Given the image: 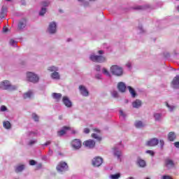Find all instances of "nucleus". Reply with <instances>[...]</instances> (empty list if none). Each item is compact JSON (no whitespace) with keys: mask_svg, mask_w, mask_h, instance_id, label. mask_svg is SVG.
<instances>
[{"mask_svg":"<svg viewBox=\"0 0 179 179\" xmlns=\"http://www.w3.org/2000/svg\"><path fill=\"white\" fill-rule=\"evenodd\" d=\"M0 89L2 90H16L17 89V87L15 85H11L10 83L5 80L3 82L0 83Z\"/></svg>","mask_w":179,"mask_h":179,"instance_id":"f257e3e1","label":"nucleus"},{"mask_svg":"<svg viewBox=\"0 0 179 179\" xmlns=\"http://www.w3.org/2000/svg\"><path fill=\"white\" fill-rule=\"evenodd\" d=\"M110 71L113 75L115 76H121L122 75V68L117 65H113L110 67Z\"/></svg>","mask_w":179,"mask_h":179,"instance_id":"f03ea898","label":"nucleus"},{"mask_svg":"<svg viewBox=\"0 0 179 179\" xmlns=\"http://www.w3.org/2000/svg\"><path fill=\"white\" fill-rule=\"evenodd\" d=\"M27 79L29 80V82H31L32 83H37L40 78H38V76L36 75V73L33 72H27Z\"/></svg>","mask_w":179,"mask_h":179,"instance_id":"7ed1b4c3","label":"nucleus"},{"mask_svg":"<svg viewBox=\"0 0 179 179\" xmlns=\"http://www.w3.org/2000/svg\"><path fill=\"white\" fill-rule=\"evenodd\" d=\"M90 59L93 62H99L100 64H101V62H106V57L102 55H91Z\"/></svg>","mask_w":179,"mask_h":179,"instance_id":"20e7f679","label":"nucleus"},{"mask_svg":"<svg viewBox=\"0 0 179 179\" xmlns=\"http://www.w3.org/2000/svg\"><path fill=\"white\" fill-rule=\"evenodd\" d=\"M164 166L168 170H172L176 169V163L170 158H166L164 161Z\"/></svg>","mask_w":179,"mask_h":179,"instance_id":"39448f33","label":"nucleus"},{"mask_svg":"<svg viewBox=\"0 0 179 179\" xmlns=\"http://www.w3.org/2000/svg\"><path fill=\"white\" fill-rule=\"evenodd\" d=\"M56 169L57 171H66V170H68V164L62 161L57 164Z\"/></svg>","mask_w":179,"mask_h":179,"instance_id":"423d86ee","label":"nucleus"},{"mask_svg":"<svg viewBox=\"0 0 179 179\" xmlns=\"http://www.w3.org/2000/svg\"><path fill=\"white\" fill-rule=\"evenodd\" d=\"M71 146L73 148V149L78 150L82 148V141H80L79 139H74L71 142Z\"/></svg>","mask_w":179,"mask_h":179,"instance_id":"0eeeda50","label":"nucleus"},{"mask_svg":"<svg viewBox=\"0 0 179 179\" xmlns=\"http://www.w3.org/2000/svg\"><path fill=\"white\" fill-rule=\"evenodd\" d=\"M92 164L95 167H99V166H101L103 164V158L100 157H96L92 160Z\"/></svg>","mask_w":179,"mask_h":179,"instance_id":"6e6552de","label":"nucleus"},{"mask_svg":"<svg viewBox=\"0 0 179 179\" xmlns=\"http://www.w3.org/2000/svg\"><path fill=\"white\" fill-rule=\"evenodd\" d=\"M48 31L50 34H54L57 32V24L54 22L50 23L48 27Z\"/></svg>","mask_w":179,"mask_h":179,"instance_id":"1a4fd4ad","label":"nucleus"},{"mask_svg":"<svg viewBox=\"0 0 179 179\" xmlns=\"http://www.w3.org/2000/svg\"><path fill=\"white\" fill-rule=\"evenodd\" d=\"M62 102L63 104L67 107V108H71V107H72V101L68 96H63Z\"/></svg>","mask_w":179,"mask_h":179,"instance_id":"9d476101","label":"nucleus"},{"mask_svg":"<svg viewBox=\"0 0 179 179\" xmlns=\"http://www.w3.org/2000/svg\"><path fill=\"white\" fill-rule=\"evenodd\" d=\"M84 146L86 148H90V149H93L96 146V142L93 140H87L83 143Z\"/></svg>","mask_w":179,"mask_h":179,"instance_id":"9b49d317","label":"nucleus"},{"mask_svg":"<svg viewBox=\"0 0 179 179\" xmlns=\"http://www.w3.org/2000/svg\"><path fill=\"white\" fill-rule=\"evenodd\" d=\"M79 90L82 96H84L85 97H87V96H89V91H87V89H86V87L83 85H80Z\"/></svg>","mask_w":179,"mask_h":179,"instance_id":"f8f14e48","label":"nucleus"},{"mask_svg":"<svg viewBox=\"0 0 179 179\" xmlns=\"http://www.w3.org/2000/svg\"><path fill=\"white\" fill-rule=\"evenodd\" d=\"M117 89L119 92H121V93H125V91L127 90V85L123 82H120L117 84Z\"/></svg>","mask_w":179,"mask_h":179,"instance_id":"ddd939ff","label":"nucleus"},{"mask_svg":"<svg viewBox=\"0 0 179 179\" xmlns=\"http://www.w3.org/2000/svg\"><path fill=\"white\" fill-rule=\"evenodd\" d=\"M172 87L179 89V75H177L172 81Z\"/></svg>","mask_w":179,"mask_h":179,"instance_id":"4468645a","label":"nucleus"},{"mask_svg":"<svg viewBox=\"0 0 179 179\" xmlns=\"http://www.w3.org/2000/svg\"><path fill=\"white\" fill-rule=\"evenodd\" d=\"M176 138H177V135H176V132L174 131H171L168 134V140L170 142H174L176 141Z\"/></svg>","mask_w":179,"mask_h":179,"instance_id":"2eb2a0df","label":"nucleus"},{"mask_svg":"<svg viewBox=\"0 0 179 179\" xmlns=\"http://www.w3.org/2000/svg\"><path fill=\"white\" fill-rule=\"evenodd\" d=\"M145 145L146 146H156V145H157V139L152 138L150 141H147Z\"/></svg>","mask_w":179,"mask_h":179,"instance_id":"dca6fc26","label":"nucleus"},{"mask_svg":"<svg viewBox=\"0 0 179 179\" xmlns=\"http://www.w3.org/2000/svg\"><path fill=\"white\" fill-rule=\"evenodd\" d=\"M68 129H69V127H64L63 129L57 132V136H63V135L66 134V131H68Z\"/></svg>","mask_w":179,"mask_h":179,"instance_id":"f3484780","label":"nucleus"},{"mask_svg":"<svg viewBox=\"0 0 179 179\" xmlns=\"http://www.w3.org/2000/svg\"><path fill=\"white\" fill-rule=\"evenodd\" d=\"M132 106H133L134 108H139V107H141V106H142V101H141L139 99H136V101H134L132 103Z\"/></svg>","mask_w":179,"mask_h":179,"instance_id":"a211bd4d","label":"nucleus"},{"mask_svg":"<svg viewBox=\"0 0 179 179\" xmlns=\"http://www.w3.org/2000/svg\"><path fill=\"white\" fill-rule=\"evenodd\" d=\"M164 115H166V110H162L161 113H158L157 114L158 122L163 120V119L164 118Z\"/></svg>","mask_w":179,"mask_h":179,"instance_id":"6ab92c4d","label":"nucleus"},{"mask_svg":"<svg viewBox=\"0 0 179 179\" xmlns=\"http://www.w3.org/2000/svg\"><path fill=\"white\" fill-rule=\"evenodd\" d=\"M52 96L55 100H56V101H59V100H61V98L62 97V94L60 93L53 92L52 94Z\"/></svg>","mask_w":179,"mask_h":179,"instance_id":"aec40b11","label":"nucleus"},{"mask_svg":"<svg viewBox=\"0 0 179 179\" xmlns=\"http://www.w3.org/2000/svg\"><path fill=\"white\" fill-rule=\"evenodd\" d=\"M113 155L115 156L117 159H120L122 152L121 151L118 150V149L114 148H113Z\"/></svg>","mask_w":179,"mask_h":179,"instance_id":"412c9836","label":"nucleus"},{"mask_svg":"<svg viewBox=\"0 0 179 179\" xmlns=\"http://www.w3.org/2000/svg\"><path fill=\"white\" fill-rule=\"evenodd\" d=\"M33 96V92L31 90L28 91L27 92H25L23 95V98L24 99H31V96Z\"/></svg>","mask_w":179,"mask_h":179,"instance_id":"4be33fe9","label":"nucleus"},{"mask_svg":"<svg viewBox=\"0 0 179 179\" xmlns=\"http://www.w3.org/2000/svg\"><path fill=\"white\" fill-rule=\"evenodd\" d=\"M24 27H26V20H22L19 22L18 29L22 30V29H24Z\"/></svg>","mask_w":179,"mask_h":179,"instance_id":"5701e85b","label":"nucleus"},{"mask_svg":"<svg viewBox=\"0 0 179 179\" xmlns=\"http://www.w3.org/2000/svg\"><path fill=\"white\" fill-rule=\"evenodd\" d=\"M129 89V93L131 94V97H136V92H135V90L134 88H132V87L129 86L127 87Z\"/></svg>","mask_w":179,"mask_h":179,"instance_id":"b1692460","label":"nucleus"},{"mask_svg":"<svg viewBox=\"0 0 179 179\" xmlns=\"http://www.w3.org/2000/svg\"><path fill=\"white\" fill-rule=\"evenodd\" d=\"M134 125L136 128H143V127H145V124H143L142 121H139V120L136 121Z\"/></svg>","mask_w":179,"mask_h":179,"instance_id":"393cba45","label":"nucleus"},{"mask_svg":"<svg viewBox=\"0 0 179 179\" xmlns=\"http://www.w3.org/2000/svg\"><path fill=\"white\" fill-rule=\"evenodd\" d=\"M24 170V165H19L15 168V173H20Z\"/></svg>","mask_w":179,"mask_h":179,"instance_id":"a878e982","label":"nucleus"},{"mask_svg":"<svg viewBox=\"0 0 179 179\" xmlns=\"http://www.w3.org/2000/svg\"><path fill=\"white\" fill-rule=\"evenodd\" d=\"M3 125L6 128V129H10V128L12 127V125L10 124V122L9 121L3 122Z\"/></svg>","mask_w":179,"mask_h":179,"instance_id":"bb28decb","label":"nucleus"},{"mask_svg":"<svg viewBox=\"0 0 179 179\" xmlns=\"http://www.w3.org/2000/svg\"><path fill=\"white\" fill-rule=\"evenodd\" d=\"M166 107L169 108V111H170V113H173V111H174V110L176 109V106H171L167 102H166Z\"/></svg>","mask_w":179,"mask_h":179,"instance_id":"cd10ccee","label":"nucleus"},{"mask_svg":"<svg viewBox=\"0 0 179 179\" xmlns=\"http://www.w3.org/2000/svg\"><path fill=\"white\" fill-rule=\"evenodd\" d=\"M138 164L140 167H145V166H146V162L143 159H139L138 161Z\"/></svg>","mask_w":179,"mask_h":179,"instance_id":"c85d7f7f","label":"nucleus"},{"mask_svg":"<svg viewBox=\"0 0 179 179\" xmlns=\"http://www.w3.org/2000/svg\"><path fill=\"white\" fill-rule=\"evenodd\" d=\"M102 73H103V75H106V76H108L109 78H110V76H111L110 71H108V70H107V69H106V68H103L102 69Z\"/></svg>","mask_w":179,"mask_h":179,"instance_id":"c756f323","label":"nucleus"},{"mask_svg":"<svg viewBox=\"0 0 179 179\" xmlns=\"http://www.w3.org/2000/svg\"><path fill=\"white\" fill-rule=\"evenodd\" d=\"M51 77L52 79H59V73L57 71H55L52 73Z\"/></svg>","mask_w":179,"mask_h":179,"instance_id":"7c9ffc66","label":"nucleus"},{"mask_svg":"<svg viewBox=\"0 0 179 179\" xmlns=\"http://www.w3.org/2000/svg\"><path fill=\"white\" fill-rule=\"evenodd\" d=\"M157 144L159 145L160 150H163V148L164 147V141L160 140L159 141V140H157Z\"/></svg>","mask_w":179,"mask_h":179,"instance_id":"2f4dec72","label":"nucleus"},{"mask_svg":"<svg viewBox=\"0 0 179 179\" xmlns=\"http://www.w3.org/2000/svg\"><path fill=\"white\" fill-rule=\"evenodd\" d=\"M92 138H93L94 139H96V141H98L99 142H101V137L99 136L96 134H92Z\"/></svg>","mask_w":179,"mask_h":179,"instance_id":"473e14b6","label":"nucleus"},{"mask_svg":"<svg viewBox=\"0 0 179 179\" xmlns=\"http://www.w3.org/2000/svg\"><path fill=\"white\" fill-rule=\"evenodd\" d=\"M32 118L36 122H38V120L40 119L38 115H37V114H36V113H32Z\"/></svg>","mask_w":179,"mask_h":179,"instance_id":"72a5a7b5","label":"nucleus"},{"mask_svg":"<svg viewBox=\"0 0 179 179\" xmlns=\"http://www.w3.org/2000/svg\"><path fill=\"white\" fill-rule=\"evenodd\" d=\"M120 177H121L120 173H116V174H114V175H110V178L111 179H118V178H120Z\"/></svg>","mask_w":179,"mask_h":179,"instance_id":"f704fd0d","label":"nucleus"},{"mask_svg":"<svg viewBox=\"0 0 179 179\" xmlns=\"http://www.w3.org/2000/svg\"><path fill=\"white\" fill-rule=\"evenodd\" d=\"M48 71L50 72H57V71H58V68L55 66H50L49 67Z\"/></svg>","mask_w":179,"mask_h":179,"instance_id":"c9c22d12","label":"nucleus"},{"mask_svg":"<svg viewBox=\"0 0 179 179\" xmlns=\"http://www.w3.org/2000/svg\"><path fill=\"white\" fill-rule=\"evenodd\" d=\"M46 12H47V10L45 8H42L41 12L39 13L40 16H44Z\"/></svg>","mask_w":179,"mask_h":179,"instance_id":"e433bc0d","label":"nucleus"},{"mask_svg":"<svg viewBox=\"0 0 179 179\" xmlns=\"http://www.w3.org/2000/svg\"><path fill=\"white\" fill-rule=\"evenodd\" d=\"M164 58H165V59H169V58H170V53L168 52H164Z\"/></svg>","mask_w":179,"mask_h":179,"instance_id":"4c0bfd02","label":"nucleus"},{"mask_svg":"<svg viewBox=\"0 0 179 179\" xmlns=\"http://www.w3.org/2000/svg\"><path fill=\"white\" fill-rule=\"evenodd\" d=\"M162 179H173V177L169 175H164L162 176Z\"/></svg>","mask_w":179,"mask_h":179,"instance_id":"58836bf2","label":"nucleus"},{"mask_svg":"<svg viewBox=\"0 0 179 179\" xmlns=\"http://www.w3.org/2000/svg\"><path fill=\"white\" fill-rule=\"evenodd\" d=\"M95 70L96 72H100V71H101V66H100V65L95 66Z\"/></svg>","mask_w":179,"mask_h":179,"instance_id":"ea45409f","label":"nucleus"},{"mask_svg":"<svg viewBox=\"0 0 179 179\" xmlns=\"http://www.w3.org/2000/svg\"><path fill=\"white\" fill-rule=\"evenodd\" d=\"M10 45H16V41H15L13 39H10Z\"/></svg>","mask_w":179,"mask_h":179,"instance_id":"a19ab883","label":"nucleus"},{"mask_svg":"<svg viewBox=\"0 0 179 179\" xmlns=\"http://www.w3.org/2000/svg\"><path fill=\"white\" fill-rule=\"evenodd\" d=\"M146 153H148V155H150V156H154L155 155V152L152 150H147Z\"/></svg>","mask_w":179,"mask_h":179,"instance_id":"79ce46f5","label":"nucleus"},{"mask_svg":"<svg viewBox=\"0 0 179 179\" xmlns=\"http://www.w3.org/2000/svg\"><path fill=\"white\" fill-rule=\"evenodd\" d=\"M30 166H36V162L33 159L29 161Z\"/></svg>","mask_w":179,"mask_h":179,"instance_id":"37998d69","label":"nucleus"},{"mask_svg":"<svg viewBox=\"0 0 179 179\" xmlns=\"http://www.w3.org/2000/svg\"><path fill=\"white\" fill-rule=\"evenodd\" d=\"M112 94L113 97H118V92L117 91H113Z\"/></svg>","mask_w":179,"mask_h":179,"instance_id":"c03bdc74","label":"nucleus"},{"mask_svg":"<svg viewBox=\"0 0 179 179\" xmlns=\"http://www.w3.org/2000/svg\"><path fill=\"white\" fill-rule=\"evenodd\" d=\"M134 9H137L138 10H141L143 9V6H136V7L134 8Z\"/></svg>","mask_w":179,"mask_h":179,"instance_id":"a18cd8bd","label":"nucleus"},{"mask_svg":"<svg viewBox=\"0 0 179 179\" xmlns=\"http://www.w3.org/2000/svg\"><path fill=\"white\" fill-rule=\"evenodd\" d=\"M0 110H1V111H6V110H8V108L5 106H1Z\"/></svg>","mask_w":179,"mask_h":179,"instance_id":"49530a36","label":"nucleus"},{"mask_svg":"<svg viewBox=\"0 0 179 179\" xmlns=\"http://www.w3.org/2000/svg\"><path fill=\"white\" fill-rule=\"evenodd\" d=\"M90 132V129L85 128L84 129V134H89Z\"/></svg>","mask_w":179,"mask_h":179,"instance_id":"de8ad7c7","label":"nucleus"},{"mask_svg":"<svg viewBox=\"0 0 179 179\" xmlns=\"http://www.w3.org/2000/svg\"><path fill=\"white\" fill-rule=\"evenodd\" d=\"M174 146H175V148H177L178 149H179V142H175Z\"/></svg>","mask_w":179,"mask_h":179,"instance_id":"09e8293b","label":"nucleus"},{"mask_svg":"<svg viewBox=\"0 0 179 179\" xmlns=\"http://www.w3.org/2000/svg\"><path fill=\"white\" fill-rule=\"evenodd\" d=\"M5 12H6V8H4V7H2V8H1V15L5 13Z\"/></svg>","mask_w":179,"mask_h":179,"instance_id":"8fccbe9b","label":"nucleus"},{"mask_svg":"<svg viewBox=\"0 0 179 179\" xmlns=\"http://www.w3.org/2000/svg\"><path fill=\"white\" fill-rule=\"evenodd\" d=\"M42 5H43V6H48V3L43 1V2H42Z\"/></svg>","mask_w":179,"mask_h":179,"instance_id":"3c124183","label":"nucleus"},{"mask_svg":"<svg viewBox=\"0 0 179 179\" xmlns=\"http://www.w3.org/2000/svg\"><path fill=\"white\" fill-rule=\"evenodd\" d=\"M98 54H99L100 55H101L104 54V51H103V50H99V51H98Z\"/></svg>","mask_w":179,"mask_h":179,"instance_id":"603ef678","label":"nucleus"},{"mask_svg":"<svg viewBox=\"0 0 179 179\" xmlns=\"http://www.w3.org/2000/svg\"><path fill=\"white\" fill-rule=\"evenodd\" d=\"M120 115H122V117H125V114H124V111L120 110Z\"/></svg>","mask_w":179,"mask_h":179,"instance_id":"864d4df0","label":"nucleus"},{"mask_svg":"<svg viewBox=\"0 0 179 179\" xmlns=\"http://www.w3.org/2000/svg\"><path fill=\"white\" fill-rule=\"evenodd\" d=\"M94 132H97V134H100V130H99V129H94Z\"/></svg>","mask_w":179,"mask_h":179,"instance_id":"5fc2aeb1","label":"nucleus"},{"mask_svg":"<svg viewBox=\"0 0 179 179\" xmlns=\"http://www.w3.org/2000/svg\"><path fill=\"white\" fill-rule=\"evenodd\" d=\"M51 143V141H47L45 144H44V145L45 146H48V145H50Z\"/></svg>","mask_w":179,"mask_h":179,"instance_id":"6e6d98bb","label":"nucleus"},{"mask_svg":"<svg viewBox=\"0 0 179 179\" xmlns=\"http://www.w3.org/2000/svg\"><path fill=\"white\" fill-rule=\"evenodd\" d=\"M34 143H36V141H31L29 142V145H34Z\"/></svg>","mask_w":179,"mask_h":179,"instance_id":"4d7b16f0","label":"nucleus"},{"mask_svg":"<svg viewBox=\"0 0 179 179\" xmlns=\"http://www.w3.org/2000/svg\"><path fill=\"white\" fill-rule=\"evenodd\" d=\"M3 31L4 33H6V31H8V28L3 27Z\"/></svg>","mask_w":179,"mask_h":179,"instance_id":"13d9d810","label":"nucleus"},{"mask_svg":"<svg viewBox=\"0 0 179 179\" xmlns=\"http://www.w3.org/2000/svg\"><path fill=\"white\" fill-rule=\"evenodd\" d=\"M96 79H100V76L99 75L96 76Z\"/></svg>","mask_w":179,"mask_h":179,"instance_id":"bf43d9fd","label":"nucleus"},{"mask_svg":"<svg viewBox=\"0 0 179 179\" xmlns=\"http://www.w3.org/2000/svg\"><path fill=\"white\" fill-rule=\"evenodd\" d=\"M127 65L128 68H131V64H127Z\"/></svg>","mask_w":179,"mask_h":179,"instance_id":"052dcab7","label":"nucleus"},{"mask_svg":"<svg viewBox=\"0 0 179 179\" xmlns=\"http://www.w3.org/2000/svg\"><path fill=\"white\" fill-rule=\"evenodd\" d=\"M59 120H62V115H60V116L59 117Z\"/></svg>","mask_w":179,"mask_h":179,"instance_id":"680f3d73","label":"nucleus"},{"mask_svg":"<svg viewBox=\"0 0 179 179\" xmlns=\"http://www.w3.org/2000/svg\"><path fill=\"white\" fill-rule=\"evenodd\" d=\"M176 9H177V10H178V12H179V6H177Z\"/></svg>","mask_w":179,"mask_h":179,"instance_id":"e2e57ef3","label":"nucleus"},{"mask_svg":"<svg viewBox=\"0 0 179 179\" xmlns=\"http://www.w3.org/2000/svg\"><path fill=\"white\" fill-rule=\"evenodd\" d=\"M8 2H10V1H12V0H6Z\"/></svg>","mask_w":179,"mask_h":179,"instance_id":"0e129e2a","label":"nucleus"},{"mask_svg":"<svg viewBox=\"0 0 179 179\" xmlns=\"http://www.w3.org/2000/svg\"><path fill=\"white\" fill-rule=\"evenodd\" d=\"M145 179H150V178H145Z\"/></svg>","mask_w":179,"mask_h":179,"instance_id":"69168bd1","label":"nucleus"},{"mask_svg":"<svg viewBox=\"0 0 179 179\" xmlns=\"http://www.w3.org/2000/svg\"><path fill=\"white\" fill-rule=\"evenodd\" d=\"M22 5H24V3H23V1H22Z\"/></svg>","mask_w":179,"mask_h":179,"instance_id":"338daca9","label":"nucleus"},{"mask_svg":"<svg viewBox=\"0 0 179 179\" xmlns=\"http://www.w3.org/2000/svg\"><path fill=\"white\" fill-rule=\"evenodd\" d=\"M78 1H82V0H78Z\"/></svg>","mask_w":179,"mask_h":179,"instance_id":"774afa93","label":"nucleus"}]
</instances>
